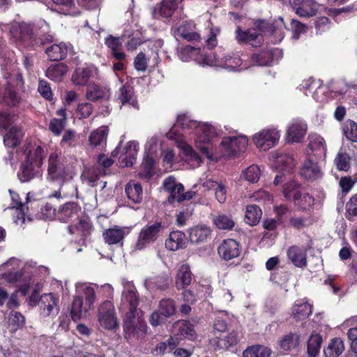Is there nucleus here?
Here are the masks:
<instances>
[{
	"label": "nucleus",
	"mask_w": 357,
	"mask_h": 357,
	"mask_svg": "<svg viewBox=\"0 0 357 357\" xmlns=\"http://www.w3.org/2000/svg\"><path fill=\"white\" fill-rule=\"evenodd\" d=\"M176 125L187 133H194L195 147L211 160H217L221 157L236 156L247 149L248 139L244 135L224 137L220 144L216 146L217 128L208 122L192 120L187 114L177 116Z\"/></svg>",
	"instance_id": "nucleus-1"
},
{
	"label": "nucleus",
	"mask_w": 357,
	"mask_h": 357,
	"mask_svg": "<svg viewBox=\"0 0 357 357\" xmlns=\"http://www.w3.org/2000/svg\"><path fill=\"white\" fill-rule=\"evenodd\" d=\"M271 165L273 168L279 172L274 180L275 185L284 183L282 187V193L287 201L294 202L301 192V186L291 178L295 164L293 157L280 151H276L271 154Z\"/></svg>",
	"instance_id": "nucleus-2"
},
{
	"label": "nucleus",
	"mask_w": 357,
	"mask_h": 357,
	"mask_svg": "<svg viewBox=\"0 0 357 357\" xmlns=\"http://www.w3.org/2000/svg\"><path fill=\"white\" fill-rule=\"evenodd\" d=\"M98 286L88 282L75 284V295L71 304L70 315L75 321L88 317L96 302V289Z\"/></svg>",
	"instance_id": "nucleus-3"
},
{
	"label": "nucleus",
	"mask_w": 357,
	"mask_h": 357,
	"mask_svg": "<svg viewBox=\"0 0 357 357\" xmlns=\"http://www.w3.org/2000/svg\"><path fill=\"white\" fill-rule=\"evenodd\" d=\"M45 146H37L29 151L26 160L22 163L17 172L21 182H28L43 174L42 165L46 153Z\"/></svg>",
	"instance_id": "nucleus-4"
},
{
	"label": "nucleus",
	"mask_w": 357,
	"mask_h": 357,
	"mask_svg": "<svg viewBox=\"0 0 357 357\" xmlns=\"http://www.w3.org/2000/svg\"><path fill=\"white\" fill-rule=\"evenodd\" d=\"M49 25L45 21H40L37 26H32L26 22L13 23L10 29V36L16 40L25 41L38 37L42 43L52 41L53 37L48 34Z\"/></svg>",
	"instance_id": "nucleus-5"
},
{
	"label": "nucleus",
	"mask_w": 357,
	"mask_h": 357,
	"mask_svg": "<svg viewBox=\"0 0 357 357\" xmlns=\"http://www.w3.org/2000/svg\"><path fill=\"white\" fill-rule=\"evenodd\" d=\"M124 337L130 344L142 343L147 334V325L144 314H125L123 317Z\"/></svg>",
	"instance_id": "nucleus-6"
},
{
	"label": "nucleus",
	"mask_w": 357,
	"mask_h": 357,
	"mask_svg": "<svg viewBox=\"0 0 357 357\" xmlns=\"http://www.w3.org/2000/svg\"><path fill=\"white\" fill-rule=\"evenodd\" d=\"M74 175L73 168L64 165L57 153L53 152L50 155L47 168L48 179L65 182L71 180Z\"/></svg>",
	"instance_id": "nucleus-7"
},
{
	"label": "nucleus",
	"mask_w": 357,
	"mask_h": 357,
	"mask_svg": "<svg viewBox=\"0 0 357 357\" xmlns=\"http://www.w3.org/2000/svg\"><path fill=\"white\" fill-rule=\"evenodd\" d=\"M138 304L139 294L135 284L132 282H123L119 310L125 314H142L143 312L137 309Z\"/></svg>",
	"instance_id": "nucleus-8"
},
{
	"label": "nucleus",
	"mask_w": 357,
	"mask_h": 357,
	"mask_svg": "<svg viewBox=\"0 0 357 357\" xmlns=\"http://www.w3.org/2000/svg\"><path fill=\"white\" fill-rule=\"evenodd\" d=\"M4 78L7 80L6 88L3 96V102L8 106H17L21 100V96L16 92L14 85L17 88H22L24 82L21 74L14 72L13 73H5Z\"/></svg>",
	"instance_id": "nucleus-9"
},
{
	"label": "nucleus",
	"mask_w": 357,
	"mask_h": 357,
	"mask_svg": "<svg viewBox=\"0 0 357 357\" xmlns=\"http://www.w3.org/2000/svg\"><path fill=\"white\" fill-rule=\"evenodd\" d=\"M280 139V131L275 127L264 128L252 135V142L260 151H267L275 146Z\"/></svg>",
	"instance_id": "nucleus-10"
},
{
	"label": "nucleus",
	"mask_w": 357,
	"mask_h": 357,
	"mask_svg": "<svg viewBox=\"0 0 357 357\" xmlns=\"http://www.w3.org/2000/svg\"><path fill=\"white\" fill-rule=\"evenodd\" d=\"M160 149V143L158 137H152L145 145L146 156L139 173L141 178L149 179L154 174L155 155Z\"/></svg>",
	"instance_id": "nucleus-11"
},
{
	"label": "nucleus",
	"mask_w": 357,
	"mask_h": 357,
	"mask_svg": "<svg viewBox=\"0 0 357 357\" xmlns=\"http://www.w3.org/2000/svg\"><path fill=\"white\" fill-rule=\"evenodd\" d=\"M167 137L176 142L177 146L186 157V160L192 168L197 167L202 162L200 155L193 149L191 145L184 139L183 135L177 132L175 127L172 128L167 133Z\"/></svg>",
	"instance_id": "nucleus-12"
},
{
	"label": "nucleus",
	"mask_w": 357,
	"mask_h": 357,
	"mask_svg": "<svg viewBox=\"0 0 357 357\" xmlns=\"http://www.w3.org/2000/svg\"><path fill=\"white\" fill-rule=\"evenodd\" d=\"M98 321L100 327L108 331L119 328V323L115 313V308L112 302L106 301L98 308Z\"/></svg>",
	"instance_id": "nucleus-13"
},
{
	"label": "nucleus",
	"mask_w": 357,
	"mask_h": 357,
	"mask_svg": "<svg viewBox=\"0 0 357 357\" xmlns=\"http://www.w3.org/2000/svg\"><path fill=\"white\" fill-rule=\"evenodd\" d=\"M163 228L161 222L147 224L141 229L137 241L133 247V250H142L150 243L155 241Z\"/></svg>",
	"instance_id": "nucleus-14"
},
{
	"label": "nucleus",
	"mask_w": 357,
	"mask_h": 357,
	"mask_svg": "<svg viewBox=\"0 0 357 357\" xmlns=\"http://www.w3.org/2000/svg\"><path fill=\"white\" fill-rule=\"evenodd\" d=\"M300 90L306 96H311L317 102H324L325 100V88L319 79L309 78L305 79L300 84Z\"/></svg>",
	"instance_id": "nucleus-15"
},
{
	"label": "nucleus",
	"mask_w": 357,
	"mask_h": 357,
	"mask_svg": "<svg viewBox=\"0 0 357 357\" xmlns=\"http://www.w3.org/2000/svg\"><path fill=\"white\" fill-rule=\"evenodd\" d=\"M282 56V52L278 48H268L254 54L252 61L258 66H270L278 61Z\"/></svg>",
	"instance_id": "nucleus-16"
},
{
	"label": "nucleus",
	"mask_w": 357,
	"mask_h": 357,
	"mask_svg": "<svg viewBox=\"0 0 357 357\" xmlns=\"http://www.w3.org/2000/svg\"><path fill=\"white\" fill-rule=\"evenodd\" d=\"M236 39L238 43H246L253 47L260 46L264 37L259 30L252 28L243 31L240 26L236 30Z\"/></svg>",
	"instance_id": "nucleus-17"
},
{
	"label": "nucleus",
	"mask_w": 357,
	"mask_h": 357,
	"mask_svg": "<svg viewBox=\"0 0 357 357\" xmlns=\"http://www.w3.org/2000/svg\"><path fill=\"white\" fill-rule=\"evenodd\" d=\"M59 303L58 295L52 293L43 294L39 301L42 314L46 317L56 316L59 312Z\"/></svg>",
	"instance_id": "nucleus-18"
},
{
	"label": "nucleus",
	"mask_w": 357,
	"mask_h": 357,
	"mask_svg": "<svg viewBox=\"0 0 357 357\" xmlns=\"http://www.w3.org/2000/svg\"><path fill=\"white\" fill-rule=\"evenodd\" d=\"M310 142L307 151V157L308 154L317 160H324L326 155V146L322 137L317 134H311L309 136Z\"/></svg>",
	"instance_id": "nucleus-19"
},
{
	"label": "nucleus",
	"mask_w": 357,
	"mask_h": 357,
	"mask_svg": "<svg viewBox=\"0 0 357 357\" xmlns=\"http://www.w3.org/2000/svg\"><path fill=\"white\" fill-rule=\"evenodd\" d=\"M307 124L301 119L292 120L287 127V141L288 142H300L307 132Z\"/></svg>",
	"instance_id": "nucleus-20"
},
{
	"label": "nucleus",
	"mask_w": 357,
	"mask_h": 357,
	"mask_svg": "<svg viewBox=\"0 0 357 357\" xmlns=\"http://www.w3.org/2000/svg\"><path fill=\"white\" fill-rule=\"evenodd\" d=\"M316 158H312L310 154L306 157L301 170V174L307 180L314 181L322 177L323 172L321 167L319 165Z\"/></svg>",
	"instance_id": "nucleus-21"
},
{
	"label": "nucleus",
	"mask_w": 357,
	"mask_h": 357,
	"mask_svg": "<svg viewBox=\"0 0 357 357\" xmlns=\"http://www.w3.org/2000/svg\"><path fill=\"white\" fill-rule=\"evenodd\" d=\"M289 4L295 13L300 17L314 16L317 10L314 0H289Z\"/></svg>",
	"instance_id": "nucleus-22"
},
{
	"label": "nucleus",
	"mask_w": 357,
	"mask_h": 357,
	"mask_svg": "<svg viewBox=\"0 0 357 357\" xmlns=\"http://www.w3.org/2000/svg\"><path fill=\"white\" fill-rule=\"evenodd\" d=\"M81 208L75 202H68L61 206L55 213L56 218L63 222L79 219Z\"/></svg>",
	"instance_id": "nucleus-23"
},
{
	"label": "nucleus",
	"mask_w": 357,
	"mask_h": 357,
	"mask_svg": "<svg viewBox=\"0 0 357 357\" xmlns=\"http://www.w3.org/2000/svg\"><path fill=\"white\" fill-rule=\"evenodd\" d=\"M218 252L219 255L225 260H231L239 256L241 248L238 242L229 238L223 241L218 247Z\"/></svg>",
	"instance_id": "nucleus-24"
},
{
	"label": "nucleus",
	"mask_w": 357,
	"mask_h": 357,
	"mask_svg": "<svg viewBox=\"0 0 357 357\" xmlns=\"http://www.w3.org/2000/svg\"><path fill=\"white\" fill-rule=\"evenodd\" d=\"M220 68L228 71H240L246 69L248 66L243 64L242 59L235 53L225 54L222 52Z\"/></svg>",
	"instance_id": "nucleus-25"
},
{
	"label": "nucleus",
	"mask_w": 357,
	"mask_h": 357,
	"mask_svg": "<svg viewBox=\"0 0 357 357\" xmlns=\"http://www.w3.org/2000/svg\"><path fill=\"white\" fill-rule=\"evenodd\" d=\"M128 227H120L114 226V227L106 229L103 234L105 241L109 245L121 244L123 238L130 233Z\"/></svg>",
	"instance_id": "nucleus-26"
},
{
	"label": "nucleus",
	"mask_w": 357,
	"mask_h": 357,
	"mask_svg": "<svg viewBox=\"0 0 357 357\" xmlns=\"http://www.w3.org/2000/svg\"><path fill=\"white\" fill-rule=\"evenodd\" d=\"M188 239L185 233L181 231L170 232L165 241V247L171 251H177L187 247Z\"/></svg>",
	"instance_id": "nucleus-27"
},
{
	"label": "nucleus",
	"mask_w": 357,
	"mask_h": 357,
	"mask_svg": "<svg viewBox=\"0 0 357 357\" xmlns=\"http://www.w3.org/2000/svg\"><path fill=\"white\" fill-rule=\"evenodd\" d=\"M138 151L139 143L137 142H128L119 158L121 165L132 166L136 161Z\"/></svg>",
	"instance_id": "nucleus-28"
},
{
	"label": "nucleus",
	"mask_w": 357,
	"mask_h": 357,
	"mask_svg": "<svg viewBox=\"0 0 357 357\" xmlns=\"http://www.w3.org/2000/svg\"><path fill=\"white\" fill-rule=\"evenodd\" d=\"M175 35L183 38L188 41H199L201 38L200 34L197 32L196 26L193 22L185 21L175 31Z\"/></svg>",
	"instance_id": "nucleus-29"
},
{
	"label": "nucleus",
	"mask_w": 357,
	"mask_h": 357,
	"mask_svg": "<svg viewBox=\"0 0 357 357\" xmlns=\"http://www.w3.org/2000/svg\"><path fill=\"white\" fill-rule=\"evenodd\" d=\"M312 305L306 298L296 300L292 307L293 317L296 320H304L312 314Z\"/></svg>",
	"instance_id": "nucleus-30"
},
{
	"label": "nucleus",
	"mask_w": 357,
	"mask_h": 357,
	"mask_svg": "<svg viewBox=\"0 0 357 357\" xmlns=\"http://www.w3.org/2000/svg\"><path fill=\"white\" fill-rule=\"evenodd\" d=\"M183 0H162L153 10V15L156 17H171L178 9V5Z\"/></svg>",
	"instance_id": "nucleus-31"
},
{
	"label": "nucleus",
	"mask_w": 357,
	"mask_h": 357,
	"mask_svg": "<svg viewBox=\"0 0 357 357\" xmlns=\"http://www.w3.org/2000/svg\"><path fill=\"white\" fill-rule=\"evenodd\" d=\"M96 73V68L93 66L77 68L72 75V82L77 86H84Z\"/></svg>",
	"instance_id": "nucleus-32"
},
{
	"label": "nucleus",
	"mask_w": 357,
	"mask_h": 357,
	"mask_svg": "<svg viewBox=\"0 0 357 357\" xmlns=\"http://www.w3.org/2000/svg\"><path fill=\"white\" fill-rule=\"evenodd\" d=\"M189 239L192 243H203L211 234V229L205 225H198L190 228L188 231Z\"/></svg>",
	"instance_id": "nucleus-33"
},
{
	"label": "nucleus",
	"mask_w": 357,
	"mask_h": 357,
	"mask_svg": "<svg viewBox=\"0 0 357 357\" xmlns=\"http://www.w3.org/2000/svg\"><path fill=\"white\" fill-rule=\"evenodd\" d=\"M70 47V45H68L65 43H60L48 47L46 49L45 52L50 60L59 61L66 58Z\"/></svg>",
	"instance_id": "nucleus-34"
},
{
	"label": "nucleus",
	"mask_w": 357,
	"mask_h": 357,
	"mask_svg": "<svg viewBox=\"0 0 357 357\" xmlns=\"http://www.w3.org/2000/svg\"><path fill=\"white\" fill-rule=\"evenodd\" d=\"M110 96V91L106 87L100 86L94 83L89 84L86 88V97L91 101L100 99L107 100Z\"/></svg>",
	"instance_id": "nucleus-35"
},
{
	"label": "nucleus",
	"mask_w": 357,
	"mask_h": 357,
	"mask_svg": "<svg viewBox=\"0 0 357 357\" xmlns=\"http://www.w3.org/2000/svg\"><path fill=\"white\" fill-rule=\"evenodd\" d=\"M192 280V273L188 264L181 265L176 276V286L178 289H183L189 286Z\"/></svg>",
	"instance_id": "nucleus-36"
},
{
	"label": "nucleus",
	"mask_w": 357,
	"mask_h": 357,
	"mask_svg": "<svg viewBox=\"0 0 357 357\" xmlns=\"http://www.w3.org/2000/svg\"><path fill=\"white\" fill-rule=\"evenodd\" d=\"M169 284V278L166 275L149 277L144 281V287L150 291L165 290Z\"/></svg>",
	"instance_id": "nucleus-37"
},
{
	"label": "nucleus",
	"mask_w": 357,
	"mask_h": 357,
	"mask_svg": "<svg viewBox=\"0 0 357 357\" xmlns=\"http://www.w3.org/2000/svg\"><path fill=\"white\" fill-rule=\"evenodd\" d=\"M287 256L291 263L297 267H305L307 264L306 252L297 246H291L287 250Z\"/></svg>",
	"instance_id": "nucleus-38"
},
{
	"label": "nucleus",
	"mask_w": 357,
	"mask_h": 357,
	"mask_svg": "<svg viewBox=\"0 0 357 357\" xmlns=\"http://www.w3.org/2000/svg\"><path fill=\"white\" fill-rule=\"evenodd\" d=\"M286 26L283 22V19L279 17L272 24L267 32L270 34L271 40L273 43H278L282 40L284 36V31Z\"/></svg>",
	"instance_id": "nucleus-39"
},
{
	"label": "nucleus",
	"mask_w": 357,
	"mask_h": 357,
	"mask_svg": "<svg viewBox=\"0 0 357 357\" xmlns=\"http://www.w3.org/2000/svg\"><path fill=\"white\" fill-rule=\"evenodd\" d=\"M344 350V344L340 337H335L329 342L328 346L324 349L325 357H338Z\"/></svg>",
	"instance_id": "nucleus-40"
},
{
	"label": "nucleus",
	"mask_w": 357,
	"mask_h": 357,
	"mask_svg": "<svg viewBox=\"0 0 357 357\" xmlns=\"http://www.w3.org/2000/svg\"><path fill=\"white\" fill-rule=\"evenodd\" d=\"M126 193L128 198L133 203H140L143 199V190L141 184L130 181L126 185Z\"/></svg>",
	"instance_id": "nucleus-41"
},
{
	"label": "nucleus",
	"mask_w": 357,
	"mask_h": 357,
	"mask_svg": "<svg viewBox=\"0 0 357 357\" xmlns=\"http://www.w3.org/2000/svg\"><path fill=\"white\" fill-rule=\"evenodd\" d=\"M300 343L299 336L296 333H289L284 335L279 342L280 351L286 354L296 349Z\"/></svg>",
	"instance_id": "nucleus-42"
},
{
	"label": "nucleus",
	"mask_w": 357,
	"mask_h": 357,
	"mask_svg": "<svg viewBox=\"0 0 357 357\" xmlns=\"http://www.w3.org/2000/svg\"><path fill=\"white\" fill-rule=\"evenodd\" d=\"M122 43L123 40L121 38L109 36L105 39V44L111 50L113 56L119 61L126 58L125 53L121 49Z\"/></svg>",
	"instance_id": "nucleus-43"
},
{
	"label": "nucleus",
	"mask_w": 357,
	"mask_h": 357,
	"mask_svg": "<svg viewBox=\"0 0 357 357\" xmlns=\"http://www.w3.org/2000/svg\"><path fill=\"white\" fill-rule=\"evenodd\" d=\"M322 341V337L320 334L313 332L310 335L307 343V354L308 357H317L318 356Z\"/></svg>",
	"instance_id": "nucleus-44"
},
{
	"label": "nucleus",
	"mask_w": 357,
	"mask_h": 357,
	"mask_svg": "<svg viewBox=\"0 0 357 357\" xmlns=\"http://www.w3.org/2000/svg\"><path fill=\"white\" fill-rule=\"evenodd\" d=\"M222 51H217L209 54L199 53L197 63L202 66L219 67L220 66Z\"/></svg>",
	"instance_id": "nucleus-45"
},
{
	"label": "nucleus",
	"mask_w": 357,
	"mask_h": 357,
	"mask_svg": "<svg viewBox=\"0 0 357 357\" xmlns=\"http://www.w3.org/2000/svg\"><path fill=\"white\" fill-rule=\"evenodd\" d=\"M9 193L11 197V199L13 204L12 208H16L17 213L16 218H15V222L16 225H23L25 222V213L24 209V205L20 202L19 195L12 190H9Z\"/></svg>",
	"instance_id": "nucleus-46"
},
{
	"label": "nucleus",
	"mask_w": 357,
	"mask_h": 357,
	"mask_svg": "<svg viewBox=\"0 0 357 357\" xmlns=\"http://www.w3.org/2000/svg\"><path fill=\"white\" fill-rule=\"evenodd\" d=\"M68 67L64 63H59L50 66L46 70V76L50 79L59 82L68 71Z\"/></svg>",
	"instance_id": "nucleus-47"
},
{
	"label": "nucleus",
	"mask_w": 357,
	"mask_h": 357,
	"mask_svg": "<svg viewBox=\"0 0 357 357\" xmlns=\"http://www.w3.org/2000/svg\"><path fill=\"white\" fill-rule=\"evenodd\" d=\"M22 137L21 129L17 126H11L8 132L3 136V143L7 147H15L20 144Z\"/></svg>",
	"instance_id": "nucleus-48"
},
{
	"label": "nucleus",
	"mask_w": 357,
	"mask_h": 357,
	"mask_svg": "<svg viewBox=\"0 0 357 357\" xmlns=\"http://www.w3.org/2000/svg\"><path fill=\"white\" fill-rule=\"evenodd\" d=\"M213 222L218 229L222 230H231L235 226L231 215L220 213L213 217Z\"/></svg>",
	"instance_id": "nucleus-49"
},
{
	"label": "nucleus",
	"mask_w": 357,
	"mask_h": 357,
	"mask_svg": "<svg viewBox=\"0 0 357 357\" xmlns=\"http://www.w3.org/2000/svg\"><path fill=\"white\" fill-rule=\"evenodd\" d=\"M174 333L184 337L192 338L195 335L193 326L185 320L178 321L174 325Z\"/></svg>",
	"instance_id": "nucleus-50"
},
{
	"label": "nucleus",
	"mask_w": 357,
	"mask_h": 357,
	"mask_svg": "<svg viewBox=\"0 0 357 357\" xmlns=\"http://www.w3.org/2000/svg\"><path fill=\"white\" fill-rule=\"evenodd\" d=\"M108 134V128L106 126H100L93 131L89 138V144L92 146H98L105 142Z\"/></svg>",
	"instance_id": "nucleus-51"
},
{
	"label": "nucleus",
	"mask_w": 357,
	"mask_h": 357,
	"mask_svg": "<svg viewBox=\"0 0 357 357\" xmlns=\"http://www.w3.org/2000/svg\"><path fill=\"white\" fill-rule=\"evenodd\" d=\"M200 52L201 48H196L190 45H186L185 47L180 49L178 55L180 59L183 61L194 60L197 63Z\"/></svg>",
	"instance_id": "nucleus-52"
},
{
	"label": "nucleus",
	"mask_w": 357,
	"mask_h": 357,
	"mask_svg": "<svg viewBox=\"0 0 357 357\" xmlns=\"http://www.w3.org/2000/svg\"><path fill=\"white\" fill-rule=\"evenodd\" d=\"M262 212L259 206L256 205H249L245 215V220L250 225H256L261 218Z\"/></svg>",
	"instance_id": "nucleus-53"
},
{
	"label": "nucleus",
	"mask_w": 357,
	"mask_h": 357,
	"mask_svg": "<svg viewBox=\"0 0 357 357\" xmlns=\"http://www.w3.org/2000/svg\"><path fill=\"white\" fill-rule=\"evenodd\" d=\"M214 343L219 349H227L237 343V335L234 331L231 332L222 337H217Z\"/></svg>",
	"instance_id": "nucleus-54"
},
{
	"label": "nucleus",
	"mask_w": 357,
	"mask_h": 357,
	"mask_svg": "<svg viewBox=\"0 0 357 357\" xmlns=\"http://www.w3.org/2000/svg\"><path fill=\"white\" fill-rule=\"evenodd\" d=\"M53 3L62 6L63 13L66 15L75 16L80 13L79 6L75 0H51Z\"/></svg>",
	"instance_id": "nucleus-55"
},
{
	"label": "nucleus",
	"mask_w": 357,
	"mask_h": 357,
	"mask_svg": "<svg viewBox=\"0 0 357 357\" xmlns=\"http://www.w3.org/2000/svg\"><path fill=\"white\" fill-rule=\"evenodd\" d=\"M118 100L122 105H129L136 107L137 102L132 94V89L130 86H122L119 91Z\"/></svg>",
	"instance_id": "nucleus-56"
},
{
	"label": "nucleus",
	"mask_w": 357,
	"mask_h": 357,
	"mask_svg": "<svg viewBox=\"0 0 357 357\" xmlns=\"http://www.w3.org/2000/svg\"><path fill=\"white\" fill-rule=\"evenodd\" d=\"M271 350L266 347L255 345L247 348L243 353V357H270Z\"/></svg>",
	"instance_id": "nucleus-57"
},
{
	"label": "nucleus",
	"mask_w": 357,
	"mask_h": 357,
	"mask_svg": "<svg viewBox=\"0 0 357 357\" xmlns=\"http://www.w3.org/2000/svg\"><path fill=\"white\" fill-rule=\"evenodd\" d=\"M261 175V171L258 165H252L242 172V177L249 183H257Z\"/></svg>",
	"instance_id": "nucleus-58"
},
{
	"label": "nucleus",
	"mask_w": 357,
	"mask_h": 357,
	"mask_svg": "<svg viewBox=\"0 0 357 357\" xmlns=\"http://www.w3.org/2000/svg\"><path fill=\"white\" fill-rule=\"evenodd\" d=\"M91 229V224L88 218L84 217L79 219L78 222L75 225L68 226V230L70 233L77 231L83 236H86Z\"/></svg>",
	"instance_id": "nucleus-59"
},
{
	"label": "nucleus",
	"mask_w": 357,
	"mask_h": 357,
	"mask_svg": "<svg viewBox=\"0 0 357 357\" xmlns=\"http://www.w3.org/2000/svg\"><path fill=\"white\" fill-rule=\"evenodd\" d=\"M314 199L307 193L300 192V195L294 202L295 206L300 210H308L314 204Z\"/></svg>",
	"instance_id": "nucleus-60"
},
{
	"label": "nucleus",
	"mask_w": 357,
	"mask_h": 357,
	"mask_svg": "<svg viewBox=\"0 0 357 357\" xmlns=\"http://www.w3.org/2000/svg\"><path fill=\"white\" fill-rule=\"evenodd\" d=\"M227 188L228 184L225 180H218V184L214 189L215 197L216 200L220 203L224 204L227 198Z\"/></svg>",
	"instance_id": "nucleus-61"
},
{
	"label": "nucleus",
	"mask_w": 357,
	"mask_h": 357,
	"mask_svg": "<svg viewBox=\"0 0 357 357\" xmlns=\"http://www.w3.org/2000/svg\"><path fill=\"white\" fill-rule=\"evenodd\" d=\"M159 310L160 314L165 317L172 316L176 312L174 301L170 298L161 300L159 304Z\"/></svg>",
	"instance_id": "nucleus-62"
},
{
	"label": "nucleus",
	"mask_w": 357,
	"mask_h": 357,
	"mask_svg": "<svg viewBox=\"0 0 357 357\" xmlns=\"http://www.w3.org/2000/svg\"><path fill=\"white\" fill-rule=\"evenodd\" d=\"M345 137L350 141L357 142V123L353 121H347L343 126Z\"/></svg>",
	"instance_id": "nucleus-63"
},
{
	"label": "nucleus",
	"mask_w": 357,
	"mask_h": 357,
	"mask_svg": "<svg viewBox=\"0 0 357 357\" xmlns=\"http://www.w3.org/2000/svg\"><path fill=\"white\" fill-rule=\"evenodd\" d=\"M335 164L340 171L347 172L350 168V157L347 153L339 152L335 159Z\"/></svg>",
	"instance_id": "nucleus-64"
}]
</instances>
